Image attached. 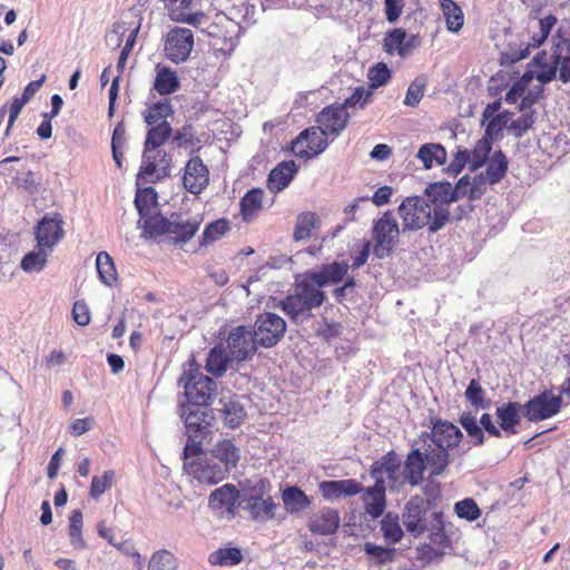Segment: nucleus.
<instances>
[{
  "label": "nucleus",
  "mask_w": 570,
  "mask_h": 570,
  "mask_svg": "<svg viewBox=\"0 0 570 570\" xmlns=\"http://www.w3.org/2000/svg\"><path fill=\"white\" fill-rule=\"evenodd\" d=\"M431 432H423L415 444H422L430 453L431 475H441L456 453L464 455L470 446H460L463 439L461 430L449 421L436 419L431 421Z\"/></svg>",
  "instance_id": "1"
},
{
  "label": "nucleus",
  "mask_w": 570,
  "mask_h": 570,
  "mask_svg": "<svg viewBox=\"0 0 570 570\" xmlns=\"http://www.w3.org/2000/svg\"><path fill=\"white\" fill-rule=\"evenodd\" d=\"M326 295L323 289L316 288L305 276L301 275L295 281L294 294L287 295L281 301L283 312L295 324L308 321L314 308L324 304Z\"/></svg>",
  "instance_id": "2"
},
{
  "label": "nucleus",
  "mask_w": 570,
  "mask_h": 570,
  "mask_svg": "<svg viewBox=\"0 0 570 570\" xmlns=\"http://www.w3.org/2000/svg\"><path fill=\"white\" fill-rule=\"evenodd\" d=\"M180 415L185 419L187 434L183 456L199 454L203 441L212 433L214 412L212 409L187 404L181 405Z\"/></svg>",
  "instance_id": "3"
},
{
  "label": "nucleus",
  "mask_w": 570,
  "mask_h": 570,
  "mask_svg": "<svg viewBox=\"0 0 570 570\" xmlns=\"http://www.w3.org/2000/svg\"><path fill=\"white\" fill-rule=\"evenodd\" d=\"M189 405L206 407L217 389L216 382L204 375L194 357L189 358L179 379Z\"/></svg>",
  "instance_id": "4"
},
{
  "label": "nucleus",
  "mask_w": 570,
  "mask_h": 570,
  "mask_svg": "<svg viewBox=\"0 0 570 570\" xmlns=\"http://www.w3.org/2000/svg\"><path fill=\"white\" fill-rule=\"evenodd\" d=\"M430 501L415 495L405 504L402 520L407 532L420 535L426 531L439 532L443 529L442 512L434 511L428 518Z\"/></svg>",
  "instance_id": "5"
},
{
  "label": "nucleus",
  "mask_w": 570,
  "mask_h": 570,
  "mask_svg": "<svg viewBox=\"0 0 570 570\" xmlns=\"http://www.w3.org/2000/svg\"><path fill=\"white\" fill-rule=\"evenodd\" d=\"M173 135V128L168 121H163L158 125L150 126L147 131L144 151L141 156V165L137 178L148 179L157 169L156 157L153 153L159 149L169 137Z\"/></svg>",
  "instance_id": "6"
},
{
  "label": "nucleus",
  "mask_w": 570,
  "mask_h": 570,
  "mask_svg": "<svg viewBox=\"0 0 570 570\" xmlns=\"http://www.w3.org/2000/svg\"><path fill=\"white\" fill-rule=\"evenodd\" d=\"M185 472L199 483L214 485L226 476V468L215 461V458L199 454L183 456Z\"/></svg>",
  "instance_id": "7"
},
{
  "label": "nucleus",
  "mask_w": 570,
  "mask_h": 570,
  "mask_svg": "<svg viewBox=\"0 0 570 570\" xmlns=\"http://www.w3.org/2000/svg\"><path fill=\"white\" fill-rule=\"evenodd\" d=\"M373 255L380 259L391 255L400 236V227L390 210L385 212L373 224Z\"/></svg>",
  "instance_id": "8"
},
{
  "label": "nucleus",
  "mask_w": 570,
  "mask_h": 570,
  "mask_svg": "<svg viewBox=\"0 0 570 570\" xmlns=\"http://www.w3.org/2000/svg\"><path fill=\"white\" fill-rule=\"evenodd\" d=\"M285 331V321L272 312L259 314L252 330L258 345L265 348L275 346L284 336Z\"/></svg>",
  "instance_id": "9"
},
{
  "label": "nucleus",
  "mask_w": 570,
  "mask_h": 570,
  "mask_svg": "<svg viewBox=\"0 0 570 570\" xmlns=\"http://www.w3.org/2000/svg\"><path fill=\"white\" fill-rule=\"evenodd\" d=\"M562 403L561 395H554L551 390H544L524 403V416L530 422L548 420L560 412Z\"/></svg>",
  "instance_id": "10"
},
{
  "label": "nucleus",
  "mask_w": 570,
  "mask_h": 570,
  "mask_svg": "<svg viewBox=\"0 0 570 570\" xmlns=\"http://www.w3.org/2000/svg\"><path fill=\"white\" fill-rule=\"evenodd\" d=\"M399 214L403 220V232L423 228L431 219V205L421 197L413 196L404 199Z\"/></svg>",
  "instance_id": "11"
},
{
  "label": "nucleus",
  "mask_w": 570,
  "mask_h": 570,
  "mask_svg": "<svg viewBox=\"0 0 570 570\" xmlns=\"http://www.w3.org/2000/svg\"><path fill=\"white\" fill-rule=\"evenodd\" d=\"M194 47V35L188 28L175 27L167 33L165 42L166 57L180 63L188 59Z\"/></svg>",
  "instance_id": "12"
},
{
  "label": "nucleus",
  "mask_w": 570,
  "mask_h": 570,
  "mask_svg": "<svg viewBox=\"0 0 570 570\" xmlns=\"http://www.w3.org/2000/svg\"><path fill=\"white\" fill-rule=\"evenodd\" d=\"M416 445H413L412 450L407 453L402 471L404 481L412 487L422 483L426 469L431 471L430 453L425 451L422 444Z\"/></svg>",
  "instance_id": "13"
},
{
  "label": "nucleus",
  "mask_w": 570,
  "mask_h": 570,
  "mask_svg": "<svg viewBox=\"0 0 570 570\" xmlns=\"http://www.w3.org/2000/svg\"><path fill=\"white\" fill-rule=\"evenodd\" d=\"M348 264L344 261H334L322 264L317 269H311L303 274L316 288L322 289L330 285H336L344 281L348 273Z\"/></svg>",
  "instance_id": "14"
},
{
  "label": "nucleus",
  "mask_w": 570,
  "mask_h": 570,
  "mask_svg": "<svg viewBox=\"0 0 570 570\" xmlns=\"http://www.w3.org/2000/svg\"><path fill=\"white\" fill-rule=\"evenodd\" d=\"M258 342L253 332L246 326L233 328L227 338V346L234 360L240 362L255 354Z\"/></svg>",
  "instance_id": "15"
},
{
  "label": "nucleus",
  "mask_w": 570,
  "mask_h": 570,
  "mask_svg": "<svg viewBox=\"0 0 570 570\" xmlns=\"http://www.w3.org/2000/svg\"><path fill=\"white\" fill-rule=\"evenodd\" d=\"M242 504L239 491L232 483H226L215 489L208 498L209 508L222 511L228 518H234L238 507H242Z\"/></svg>",
  "instance_id": "16"
},
{
  "label": "nucleus",
  "mask_w": 570,
  "mask_h": 570,
  "mask_svg": "<svg viewBox=\"0 0 570 570\" xmlns=\"http://www.w3.org/2000/svg\"><path fill=\"white\" fill-rule=\"evenodd\" d=\"M62 219L59 214L53 216H43L36 226L35 237L40 247L49 252L62 239Z\"/></svg>",
  "instance_id": "17"
},
{
  "label": "nucleus",
  "mask_w": 570,
  "mask_h": 570,
  "mask_svg": "<svg viewBox=\"0 0 570 570\" xmlns=\"http://www.w3.org/2000/svg\"><path fill=\"white\" fill-rule=\"evenodd\" d=\"M348 119V111L341 105H331L317 115L316 122L326 135L336 137L345 129Z\"/></svg>",
  "instance_id": "18"
},
{
  "label": "nucleus",
  "mask_w": 570,
  "mask_h": 570,
  "mask_svg": "<svg viewBox=\"0 0 570 570\" xmlns=\"http://www.w3.org/2000/svg\"><path fill=\"white\" fill-rule=\"evenodd\" d=\"M209 181V171L199 157L190 158L183 177L184 187L191 194H200Z\"/></svg>",
  "instance_id": "19"
},
{
  "label": "nucleus",
  "mask_w": 570,
  "mask_h": 570,
  "mask_svg": "<svg viewBox=\"0 0 570 570\" xmlns=\"http://www.w3.org/2000/svg\"><path fill=\"white\" fill-rule=\"evenodd\" d=\"M202 222L200 216L185 218L181 213H171L169 235L173 236L174 244L189 242L199 229Z\"/></svg>",
  "instance_id": "20"
},
{
  "label": "nucleus",
  "mask_w": 570,
  "mask_h": 570,
  "mask_svg": "<svg viewBox=\"0 0 570 570\" xmlns=\"http://www.w3.org/2000/svg\"><path fill=\"white\" fill-rule=\"evenodd\" d=\"M341 518L337 510L324 507L308 519V530L318 535H332L340 527Z\"/></svg>",
  "instance_id": "21"
},
{
  "label": "nucleus",
  "mask_w": 570,
  "mask_h": 570,
  "mask_svg": "<svg viewBox=\"0 0 570 570\" xmlns=\"http://www.w3.org/2000/svg\"><path fill=\"white\" fill-rule=\"evenodd\" d=\"M318 489L326 500L356 495L363 490L361 483L354 479L322 481Z\"/></svg>",
  "instance_id": "22"
},
{
  "label": "nucleus",
  "mask_w": 570,
  "mask_h": 570,
  "mask_svg": "<svg viewBox=\"0 0 570 570\" xmlns=\"http://www.w3.org/2000/svg\"><path fill=\"white\" fill-rule=\"evenodd\" d=\"M242 508L249 512L254 521L266 522L275 518L277 504L272 497H242Z\"/></svg>",
  "instance_id": "23"
},
{
  "label": "nucleus",
  "mask_w": 570,
  "mask_h": 570,
  "mask_svg": "<svg viewBox=\"0 0 570 570\" xmlns=\"http://www.w3.org/2000/svg\"><path fill=\"white\" fill-rule=\"evenodd\" d=\"M255 12V6L247 0H235L230 7L226 8L224 17L236 24L239 35L256 22L254 19Z\"/></svg>",
  "instance_id": "24"
},
{
  "label": "nucleus",
  "mask_w": 570,
  "mask_h": 570,
  "mask_svg": "<svg viewBox=\"0 0 570 570\" xmlns=\"http://www.w3.org/2000/svg\"><path fill=\"white\" fill-rule=\"evenodd\" d=\"M170 19L176 22L189 24L207 36L217 35L218 26L212 22L209 17L202 11L190 13L184 10L173 9Z\"/></svg>",
  "instance_id": "25"
},
{
  "label": "nucleus",
  "mask_w": 570,
  "mask_h": 570,
  "mask_svg": "<svg viewBox=\"0 0 570 570\" xmlns=\"http://www.w3.org/2000/svg\"><path fill=\"white\" fill-rule=\"evenodd\" d=\"M523 409L518 402H505L497 407L495 414L500 430L508 435L517 433V426L521 422L520 410Z\"/></svg>",
  "instance_id": "26"
},
{
  "label": "nucleus",
  "mask_w": 570,
  "mask_h": 570,
  "mask_svg": "<svg viewBox=\"0 0 570 570\" xmlns=\"http://www.w3.org/2000/svg\"><path fill=\"white\" fill-rule=\"evenodd\" d=\"M363 502L366 512L373 518H380L385 509V481H375L373 487L367 488L363 493Z\"/></svg>",
  "instance_id": "27"
},
{
  "label": "nucleus",
  "mask_w": 570,
  "mask_h": 570,
  "mask_svg": "<svg viewBox=\"0 0 570 570\" xmlns=\"http://www.w3.org/2000/svg\"><path fill=\"white\" fill-rule=\"evenodd\" d=\"M296 171L297 167L293 160L282 161L268 175V189L273 193L283 190L289 185Z\"/></svg>",
  "instance_id": "28"
},
{
  "label": "nucleus",
  "mask_w": 570,
  "mask_h": 570,
  "mask_svg": "<svg viewBox=\"0 0 570 570\" xmlns=\"http://www.w3.org/2000/svg\"><path fill=\"white\" fill-rule=\"evenodd\" d=\"M401 468V460L394 451L383 455L380 461H376L371 466V476L377 481L384 480L386 476L391 481L396 480V473Z\"/></svg>",
  "instance_id": "29"
},
{
  "label": "nucleus",
  "mask_w": 570,
  "mask_h": 570,
  "mask_svg": "<svg viewBox=\"0 0 570 570\" xmlns=\"http://www.w3.org/2000/svg\"><path fill=\"white\" fill-rule=\"evenodd\" d=\"M212 458L226 468V473L236 468L239 461V449L230 440H223L218 442L212 450Z\"/></svg>",
  "instance_id": "30"
},
{
  "label": "nucleus",
  "mask_w": 570,
  "mask_h": 570,
  "mask_svg": "<svg viewBox=\"0 0 570 570\" xmlns=\"http://www.w3.org/2000/svg\"><path fill=\"white\" fill-rule=\"evenodd\" d=\"M282 500L289 514H298L311 505V499L296 485L286 487L282 492Z\"/></svg>",
  "instance_id": "31"
},
{
  "label": "nucleus",
  "mask_w": 570,
  "mask_h": 570,
  "mask_svg": "<svg viewBox=\"0 0 570 570\" xmlns=\"http://www.w3.org/2000/svg\"><path fill=\"white\" fill-rule=\"evenodd\" d=\"M139 223H141L145 238H157L169 235L170 216L165 217L159 213L150 214L139 220Z\"/></svg>",
  "instance_id": "32"
},
{
  "label": "nucleus",
  "mask_w": 570,
  "mask_h": 570,
  "mask_svg": "<svg viewBox=\"0 0 570 570\" xmlns=\"http://www.w3.org/2000/svg\"><path fill=\"white\" fill-rule=\"evenodd\" d=\"M553 63L559 67V79L563 82H570V40L560 38L556 43V50L552 55Z\"/></svg>",
  "instance_id": "33"
},
{
  "label": "nucleus",
  "mask_w": 570,
  "mask_h": 570,
  "mask_svg": "<svg viewBox=\"0 0 570 570\" xmlns=\"http://www.w3.org/2000/svg\"><path fill=\"white\" fill-rule=\"evenodd\" d=\"M173 114L174 108L170 104V99L163 98L157 102L148 105L146 110L142 111V117L148 126H154L167 121V118Z\"/></svg>",
  "instance_id": "34"
},
{
  "label": "nucleus",
  "mask_w": 570,
  "mask_h": 570,
  "mask_svg": "<svg viewBox=\"0 0 570 570\" xmlns=\"http://www.w3.org/2000/svg\"><path fill=\"white\" fill-rule=\"evenodd\" d=\"M508 158L501 150H497L492 154L488 159V166L484 173L489 185H495L503 179L508 171Z\"/></svg>",
  "instance_id": "35"
},
{
  "label": "nucleus",
  "mask_w": 570,
  "mask_h": 570,
  "mask_svg": "<svg viewBox=\"0 0 570 570\" xmlns=\"http://www.w3.org/2000/svg\"><path fill=\"white\" fill-rule=\"evenodd\" d=\"M219 403L223 405L220 412L225 424L230 429L238 428L246 416V411L242 403L233 397L226 402L220 399Z\"/></svg>",
  "instance_id": "36"
},
{
  "label": "nucleus",
  "mask_w": 570,
  "mask_h": 570,
  "mask_svg": "<svg viewBox=\"0 0 570 570\" xmlns=\"http://www.w3.org/2000/svg\"><path fill=\"white\" fill-rule=\"evenodd\" d=\"M50 253L37 244L33 250L22 257L20 262L21 269L26 273H40L46 267Z\"/></svg>",
  "instance_id": "37"
},
{
  "label": "nucleus",
  "mask_w": 570,
  "mask_h": 570,
  "mask_svg": "<svg viewBox=\"0 0 570 570\" xmlns=\"http://www.w3.org/2000/svg\"><path fill=\"white\" fill-rule=\"evenodd\" d=\"M179 88V79L176 71L168 67L157 69L154 89L161 96L170 95Z\"/></svg>",
  "instance_id": "38"
},
{
  "label": "nucleus",
  "mask_w": 570,
  "mask_h": 570,
  "mask_svg": "<svg viewBox=\"0 0 570 570\" xmlns=\"http://www.w3.org/2000/svg\"><path fill=\"white\" fill-rule=\"evenodd\" d=\"M425 194L434 204V206L442 207L445 204H450L456 200L453 187L449 181H438L430 184L425 189Z\"/></svg>",
  "instance_id": "39"
},
{
  "label": "nucleus",
  "mask_w": 570,
  "mask_h": 570,
  "mask_svg": "<svg viewBox=\"0 0 570 570\" xmlns=\"http://www.w3.org/2000/svg\"><path fill=\"white\" fill-rule=\"evenodd\" d=\"M440 7L445 19L446 29L451 32L460 31L464 23L461 7L453 0H442Z\"/></svg>",
  "instance_id": "40"
},
{
  "label": "nucleus",
  "mask_w": 570,
  "mask_h": 570,
  "mask_svg": "<svg viewBox=\"0 0 570 570\" xmlns=\"http://www.w3.org/2000/svg\"><path fill=\"white\" fill-rule=\"evenodd\" d=\"M229 361L224 347L216 345L209 351L205 367L214 376L220 377L227 371Z\"/></svg>",
  "instance_id": "41"
},
{
  "label": "nucleus",
  "mask_w": 570,
  "mask_h": 570,
  "mask_svg": "<svg viewBox=\"0 0 570 570\" xmlns=\"http://www.w3.org/2000/svg\"><path fill=\"white\" fill-rule=\"evenodd\" d=\"M264 191L261 188H252L240 199V213L244 220H249L262 208Z\"/></svg>",
  "instance_id": "42"
},
{
  "label": "nucleus",
  "mask_w": 570,
  "mask_h": 570,
  "mask_svg": "<svg viewBox=\"0 0 570 570\" xmlns=\"http://www.w3.org/2000/svg\"><path fill=\"white\" fill-rule=\"evenodd\" d=\"M318 217L312 212H304L297 216L294 228V239L304 240L312 235V230L318 228Z\"/></svg>",
  "instance_id": "43"
},
{
  "label": "nucleus",
  "mask_w": 570,
  "mask_h": 570,
  "mask_svg": "<svg viewBox=\"0 0 570 570\" xmlns=\"http://www.w3.org/2000/svg\"><path fill=\"white\" fill-rule=\"evenodd\" d=\"M459 423L471 438L474 446L483 445L485 442L484 432L479 425L476 416L472 412H463L459 417Z\"/></svg>",
  "instance_id": "44"
},
{
  "label": "nucleus",
  "mask_w": 570,
  "mask_h": 570,
  "mask_svg": "<svg viewBox=\"0 0 570 570\" xmlns=\"http://www.w3.org/2000/svg\"><path fill=\"white\" fill-rule=\"evenodd\" d=\"M96 268L99 279L107 286L116 282V267L111 256L107 252H100L96 258Z\"/></svg>",
  "instance_id": "45"
},
{
  "label": "nucleus",
  "mask_w": 570,
  "mask_h": 570,
  "mask_svg": "<svg viewBox=\"0 0 570 570\" xmlns=\"http://www.w3.org/2000/svg\"><path fill=\"white\" fill-rule=\"evenodd\" d=\"M492 139L484 135L481 139H479L475 142L473 150L470 153L471 171H475L478 168L482 167L488 161V159L490 158L489 155L492 149Z\"/></svg>",
  "instance_id": "46"
},
{
  "label": "nucleus",
  "mask_w": 570,
  "mask_h": 570,
  "mask_svg": "<svg viewBox=\"0 0 570 570\" xmlns=\"http://www.w3.org/2000/svg\"><path fill=\"white\" fill-rule=\"evenodd\" d=\"M243 560L238 548H220L212 552L208 562L213 566H236Z\"/></svg>",
  "instance_id": "47"
},
{
  "label": "nucleus",
  "mask_w": 570,
  "mask_h": 570,
  "mask_svg": "<svg viewBox=\"0 0 570 570\" xmlns=\"http://www.w3.org/2000/svg\"><path fill=\"white\" fill-rule=\"evenodd\" d=\"M157 205V193L153 187L139 189L135 196V206L141 219L151 214V208Z\"/></svg>",
  "instance_id": "48"
},
{
  "label": "nucleus",
  "mask_w": 570,
  "mask_h": 570,
  "mask_svg": "<svg viewBox=\"0 0 570 570\" xmlns=\"http://www.w3.org/2000/svg\"><path fill=\"white\" fill-rule=\"evenodd\" d=\"M305 136V141L309 145V155L315 157L323 153L327 148V139L326 134L316 127H309L303 130Z\"/></svg>",
  "instance_id": "49"
},
{
  "label": "nucleus",
  "mask_w": 570,
  "mask_h": 570,
  "mask_svg": "<svg viewBox=\"0 0 570 570\" xmlns=\"http://www.w3.org/2000/svg\"><path fill=\"white\" fill-rule=\"evenodd\" d=\"M209 37L212 38L209 43L212 49L224 57L230 56L238 45V35L227 36L225 33H222V30L219 28L217 30V35Z\"/></svg>",
  "instance_id": "50"
},
{
  "label": "nucleus",
  "mask_w": 570,
  "mask_h": 570,
  "mask_svg": "<svg viewBox=\"0 0 570 570\" xmlns=\"http://www.w3.org/2000/svg\"><path fill=\"white\" fill-rule=\"evenodd\" d=\"M229 230V222L225 218L217 219L208 224L203 232L200 246H208L213 242L222 238Z\"/></svg>",
  "instance_id": "51"
},
{
  "label": "nucleus",
  "mask_w": 570,
  "mask_h": 570,
  "mask_svg": "<svg viewBox=\"0 0 570 570\" xmlns=\"http://www.w3.org/2000/svg\"><path fill=\"white\" fill-rule=\"evenodd\" d=\"M82 512L80 510L71 511L69 518V537L70 543L76 549H83L86 543L82 539Z\"/></svg>",
  "instance_id": "52"
},
{
  "label": "nucleus",
  "mask_w": 570,
  "mask_h": 570,
  "mask_svg": "<svg viewBox=\"0 0 570 570\" xmlns=\"http://www.w3.org/2000/svg\"><path fill=\"white\" fill-rule=\"evenodd\" d=\"M464 395L476 410H485L491 404V401L485 397V391L475 379L470 381Z\"/></svg>",
  "instance_id": "53"
},
{
  "label": "nucleus",
  "mask_w": 570,
  "mask_h": 570,
  "mask_svg": "<svg viewBox=\"0 0 570 570\" xmlns=\"http://www.w3.org/2000/svg\"><path fill=\"white\" fill-rule=\"evenodd\" d=\"M173 140L179 148H200V140L196 137L195 128L191 125H185L175 132L173 131Z\"/></svg>",
  "instance_id": "54"
},
{
  "label": "nucleus",
  "mask_w": 570,
  "mask_h": 570,
  "mask_svg": "<svg viewBox=\"0 0 570 570\" xmlns=\"http://www.w3.org/2000/svg\"><path fill=\"white\" fill-rule=\"evenodd\" d=\"M381 530L383 537L392 543H397L403 538V530L399 523L397 515L393 517L391 513H387L381 521Z\"/></svg>",
  "instance_id": "55"
},
{
  "label": "nucleus",
  "mask_w": 570,
  "mask_h": 570,
  "mask_svg": "<svg viewBox=\"0 0 570 570\" xmlns=\"http://www.w3.org/2000/svg\"><path fill=\"white\" fill-rule=\"evenodd\" d=\"M373 91L368 88L365 89L363 86L356 87L353 94L347 97L343 104H340L345 110L348 108L358 107L364 109L372 100Z\"/></svg>",
  "instance_id": "56"
},
{
  "label": "nucleus",
  "mask_w": 570,
  "mask_h": 570,
  "mask_svg": "<svg viewBox=\"0 0 570 570\" xmlns=\"http://www.w3.org/2000/svg\"><path fill=\"white\" fill-rule=\"evenodd\" d=\"M511 115L512 114L510 111L504 110L491 118L485 127L484 135L490 139L495 140L504 128L508 129Z\"/></svg>",
  "instance_id": "57"
},
{
  "label": "nucleus",
  "mask_w": 570,
  "mask_h": 570,
  "mask_svg": "<svg viewBox=\"0 0 570 570\" xmlns=\"http://www.w3.org/2000/svg\"><path fill=\"white\" fill-rule=\"evenodd\" d=\"M148 570H177V562L173 553L160 550L153 554Z\"/></svg>",
  "instance_id": "58"
},
{
  "label": "nucleus",
  "mask_w": 570,
  "mask_h": 570,
  "mask_svg": "<svg viewBox=\"0 0 570 570\" xmlns=\"http://www.w3.org/2000/svg\"><path fill=\"white\" fill-rule=\"evenodd\" d=\"M426 86L425 77H416L407 88L404 105L409 107H416L424 95V88Z\"/></svg>",
  "instance_id": "59"
},
{
  "label": "nucleus",
  "mask_w": 570,
  "mask_h": 570,
  "mask_svg": "<svg viewBox=\"0 0 570 570\" xmlns=\"http://www.w3.org/2000/svg\"><path fill=\"white\" fill-rule=\"evenodd\" d=\"M454 511L459 518L465 519L468 521H475L481 515L480 508L471 498H466L456 502L454 504Z\"/></svg>",
  "instance_id": "60"
},
{
  "label": "nucleus",
  "mask_w": 570,
  "mask_h": 570,
  "mask_svg": "<svg viewBox=\"0 0 570 570\" xmlns=\"http://www.w3.org/2000/svg\"><path fill=\"white\" fill-rule=\"evenodd\" d=\"M114 475L115 472L112 470H107L101 476H94L89 489L90 497L96 500L102 495L107 489L111 488Z\"/></svg>",
  "instance_id": "61"
},
{
  "label": "nucleus",
  "mask_w": 570,
  "mask_h": 570,
  "mask_svg": "<svg viewBox=\"0 0 570 570\" xmlns=\"http://www.w3.org/2000/svg\"><path fill=\"white\" fill-rule=\"evenodd\" d=\"M370 89L384 86L391 78V70L384 62H379L368 70Z\"/></svg>",
  "instance_id": "62"
},
{
  "label": "nucleus",
  "mask_w": 570,
  "mask_h": 570,
  "mask_svg": "<svg viewBox=\"0 0 570 570\" xmlns=\"http://www.w3.org/2000/svg\"><path fill=\"white\" fill-rule=\"evenodd\" d=\"M523 114L511 121L508 130L517 138L522 137L534 124L533 111H522Z\"/></svg>",
  "instance_id": "63"
},
{
  "label": "nucleus",
  "mask_w": 570,
  "mask_h": 570,
  "mask_svg": "<svg viewBox=\"0 0 570 570\" xmlns=\"http://www.w3.org/2000/svg\"><path fill=\"white\" fill-rule=\"evenodd\" d=\"M406 38V32L402 28H396L389 31L384 38V49L387 53H397L403 40Z\"/></svg>",
  "instance_id": "64"
}]
</instances>
